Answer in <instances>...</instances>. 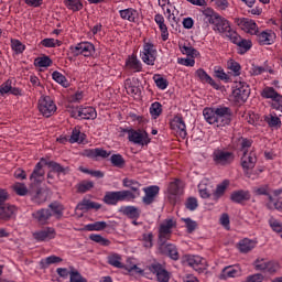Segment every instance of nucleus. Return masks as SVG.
Returning a JSON list of instances; mask_svg holds the SVG:
<instances>
[{"mask_svg":"<svg viewBox=\"0 0 282 282\" xmlns=\"http://www.w3.org/2000/svg\"><path fill=\"white\" fill-rule=\"evenodd\" d=\"M37 109L44 118H51V116L56 113V104H54L52 97L43 96L39 99Z\"/></svg>","mask_w":282,"mask_h":282,"instance_id":"6","label":"nucleus"},{"mask_svg":"<svg viewBox=\"0 0 282 282\" xmlns=\"http://www.w3.org/2000/svg\"><path fill=\"white\" fill-rule=\"evenodd\" d=\"M70 144H75L77 142L78 144H83L85 142V133H80V130L75 128L72 131V135L68 140Z\"/></svg>","mask_w":282,"mask_h":282,"instance_id":"41","label":"nucleus"},{"mask_svg":"<svg viewBox=\"0 0 282 282\" xmlns=\"http://www.w3.org/2000/svg\"><path fill=\"white\" fill-rule=\"evenodd\" d=\"M186 263L187 265H189V268L196 270V272H202V270L206 268V259L199 256H188L186 259Z\"/></svg>","mask_w":282,"mask_h":282,"instance_id":"21","label":"nucleus"},{"mask_svg":"<svg viewBox=\"0 0 282 282\" xmlns=\"http://www.w3.org/2000/svg\"><path fill=\"white\" fill-rule=\"evenodd\" d=\"M234 23H236V25L247 34L256 35L259 33V26L254 20H250L248 18H235Z\"/></svg>","mask_w":282,"mask_h":282,"instance_id":"11","label":"nucleus"},{"mask_svg":"<svg viewBox=\"0 0 282 282\" xmlns=\"http://www.w3.org/2000/svg\"><path fill=\"white\" fill-rule=\"evenodd\" d=\"M198 193L203 199H208V197H210V186L200 183L198 185Z\"/></svg>","mask_w":282,"mask_h":282,"instance_id":"51","label":"nucleus"},{"mask_svg":"<svg viewBox=\"0 0 282 282\" xmlns=\"http://www.w3.org/2000/svg\"><path fill=\"white\" fill-rule=\"evenodd\" d=\"M185 227L187 229V232H194V230L197 228V221L191 219V218H183Z\"/></svg>","mask_w":282,"mask_h":282,"instance_id":"60","label":"nucleus"},{"mask_svg":"<svg viewBox=\"0 0 282 282\" xmlns=\"http://www.w3.org/2000/svg\"><path fill=\"white\" fill-rule=\"evenodd\" d=\"M126 72H133L134 74L138 72H142V63L135 55H131L126 61Z\"/></svg>","mask_w":282,"mask_h":282,"instance_id":"25","label":"nucleus"},{"mask_svg":"<svg viewBox=\"0 0 282 282\" xmlns=\"http://www.w3.org/2000/svg\"><path fill=\"white\" fill-rule=\"evenodd\" d=\"M236 276H241V267H239V264L225 267L219 275V279L226 281L228 279H236Z\"/></svg>","mask_w":282,"mask_h":282,"instance_id":"19","label":"nucleus"},{"mask_svg":"<svg viewBox=\"0 0 282 282\" xmlns=\"http://www.w3.org/2000/svg\"><path fill=\"white\" fill-rule=\"evenodd\" d=\"M98 113L94 107L77 108L72 111L73 118H80L82 120H96Z\"/></svg>","mask_w":282,"mask_h":282,"instance_id":"12","label":"nucleus"},{"mask_svg":"<svg viewBox=\"0 0 282 282\" xmlns=\"http://www.w3.org/2000/svg\"><path fill=\"white\" fill-rule=\"evenodd\" d=\"M70 282H87V279L83 278L78 271L70 272Z\"/></svg>","mask_w":282,"mask_h":282,"instance_id":"63","label":"nucleus"},{"mask_svg":"<svg viewBox=\"0 0 282 282\" xmlns=\"http://www.w3.org/2000/svg\"><path fill=\"white\" fill-rule=\"evenodd\" d=\"M232 96L238 102H246L250 96V86L246 82H236Z\"/></svg>","mask_w":282,"mask_h":282,"instance_id":"10","label":"nucleus"},{"mask_svg":"<svg viewBox=\"0 0 282 282\" xmlns=\"http://www.w3.org/2000/svg\"><path fill=\"white\" fill-rule=\"evenodd\" d=\"M256 35L259 45H272L274 41H276V33L270 29L257 33Z\"/></svg>","mask_w":282,"mask_h":282,"instance_id":"16","label":"nucleus"},{"mask_svg":"<svg viewBox=\"0 0 282 282\" xmlns=\"http://www.w3.org/2000/svg\"><path fill=\"white\" fill-rule=\"evenodd\" d=\"M110 162L112 166H116L117 169H123L126 164L124 158L121 154H112L110 156Z\"/></svg>","mask_w":282,"mask_h":282,"instance_id":"47","label":"nucleus"},{"mask_svg":"<svg viewBox=\"0 0 282 282\" xmlns=\"http://www.w3.org/2000/svg\"><path fill=\"white\" fill-rule=\"evenodd\" d=\"M85 158H90L91 160H97V158L107 159L111 155V152H107V150L96 148V149H87L84 150Z\"/></svg>","mask_w":282,"mask_h":282,"instance_id":"24","label":"nucleus"},{"mask_svg":"<svg viewBox=\"0 0 282 282\" xmlns=\"http://www.w3.org/2000/svg\"><path fill=\"white\" fill-rule=\"evenodd\" d=\"M177 223L173 218L163 220L159 227V241L160 243H166L173 235V228H176Z\"/></svg>","mask_w":282,"mask_h":282,"instance_id":"5","label":"nucleus"},{"mask_svg":"<svg viewBox=\"0 0 282 282\" xmlns=\"http://www.w3.org/2000/svg\"><path fill=\"white\" fill-rule=\"evenodd\" d=\"M150 116L154 119L158 120L160 116H162V104L155 101L150 106Z\"/></svg>","mask_w":282,"mask_h":282,"instance_id":"43","label":"nucleus"},{"mask_svg":"<svg viewBox=\"0 0 282 282\" xmlns=\"http://www.w3.org/2000/svg\"><path fill=\"white\" fill-rule=\"evenodd\" d=\"M46 164L53 173H65V167H63L61 164H58L54 161H51Z\"/></svg>","mask_w":282,"mask_h":282,"instance_id":"61","label":"nucleus"},{"mask_svg":"<svg viewBox=\"0 0 282 282\" xmlns=\"http://www.w3.org/2000/svg\"><path fill=\"white\" fill-rule=\"evenodd\" d=\"M257 164V154L252 151H245L241 158V166L243 171H252Z\"/></svg>","mask_w":282,"mask_h":282,"instance_id":"18","label":"nucleus"},{"mask_svg":"<svg viewBox=\"0 0 282 282\" xmlns=\"http://www.w3.org/2000/svg\"><path fill=\"white\" fill-rule=\"evenodd\" d=\"M17 215V206L10 204L0 205V219L2 221H10Z\"/></svg>","mask_w":282,"mask_h":282,"instance_id":"20","label":"nucleus"},{"mask_svg":"<svg viewBox=\"0 0 282 282\" xmlns=\"http://www.w3.org/2000/svg\"><path fill=\"white\" fill-rule=\"evenodd\" d=\"M77 208L78 210H100V208H102V205L85 198L80 203H78Z\"/></svg>","mask_w":282,"mask_h":282,"instance_id":"33","label":"nucleus"},{"mask_svg":"<svg viewBox=\"0 0 282 282\" xmlns=\"http://www.w3.org/2000/svg\"><path fill=\"white\" fill-rule=\"evenodd\" d=\"M198 206H199V203H197V198L195 197H189L185 202V207L187 208V210H192V212L197 210Z\"/></svg>","mask_w":282,"mask_h":282,"instance_id":"58","label":"nucleus"},{"mask_svg":"<svg viewBox=\"0 0 282 282\" xmlns=\"http://www.w3.org/2000/svg\"><path fill=\"white\" fill-rule=\"evenodd\" d=\"M279 262L268 261L264 272H269V274H274V272H279Z\"/></svg>","mask_w":282,"mask_h":282,"instance_id":"62","label":"nucleus"},{"mask_svg":"<svg viewBox=\"0 0 282 282\" xmlns=\"http://www.w3.org/2000/svg\"><path fill=\"white\" fill-rule=\"evenodd\" d=\"M230 199L231 202H235V204L248 202L250 200V192L243 189L232 192L230 195Z\"/></svg>","mask_w":282,"mask_h":282,"instance_id":"31","label":"nucleus"},{"mask_svg":"<svg viewBox=\"0 0 282 282\" xmlns=\"http://www.w3.org/2000/svg\"><path fill=\"white\" fill-rule=\"evenodd\" d=\"M142 241L144 248H153V234H143Z\"/></svg>","mask_w":282,"mask_h":282,"instance_id":"59","label":"nucleus"},{"mask_svg":"<svg viewBox=\"0 0 282 282\" xmlns=\"http://www.w3.org/2000/svg\"><path fill=\"white\" fill-rule=\"evenodd\" d=\"M229 40L239 47V54H246V52L252 47V42L250 40L241 39L237 31L232 33L231 39Z\"/></svg>","mask_w":282,"mask_h":282,"instance_id":"15","label":"nucleus"},{"mask_svg":"<svg viewBox=\"0 0 282 282\" xmlns=\"http://www.w3.org/2000/svg\"><path fill=\"white\" fill-rule=\"evenodd\" d=\"M108 263L113 268H124V264H122V257L117 253H112L108 257Z\"/></svg>","mask_w":282,"mask_h":282,"instance_id":"44","label":"nucleus"},{"mask_svg":"<svg viewBox=\"0 0 282 282\" xmlns=\"http://www.w3.org/2000/svg\"><path fill=\"white\" fill-rule=\"evenodd\" d=\"M154 21H155L156 25H159L162 41H169V28L166 26L164 15H162L160 13L155 14Z\"/></svg>","mask_w":282,"mask_h":282,"instance_id":"27","label":"nucleus"},{"mask_svg":"<svg viewBox=\"0 0 282 282\" xmlns=\"http://www.w3.org/2000/svg\"><path fill=\"white\" fill-rule=\"evenodd\" d=\"M48 210H51L52 216L63 217V210H65V208L59 203H52L48 206Z\"/></svg>","mask_w":282,"mask_h":282,"instance_id":"46","label":"nucleus"},{"mask_svg":"<svg viewBox=\"0 0 282 282\" xmlns=\"http://www.w3.org/2000/svg\"><path fill=\"white\" fill-rule=\"evenodd\" d=\"M152 274H155L159 282H169L171 281V273L164 269V267L158 262L152 263L149 268Z\"/></svg>","mask_w":282,"mask_h":282,"instance_id":"14","label":"nucleus"},{"mask_svg":"<svg viewBox=\"0 0 282 282\" xmlns=\"http://www.w3.org/2000/svg\"><path fill=\"white\" fill-rule=\"evenodd\" d=\"M263 279H264L263 274L256 273V274L247 276L246 282H263Z\"/></svg>","mask_w":282,"mask_h":282,"instance_id":"64","label":"nucleus"},{"mask_svg":"<svg viewBox=\"0 0 282 282\" xmlns=\"http://www.w3.org/2000/svg\"><path fill=\"white\" fill-rule=\"evenodd\" d=\"M121 212L128 219H140V215H142V210L135 206L122 207Z\"/></svg>","mask_w":282,"mask_h":282,"instance_id":"34","label":"nucleus"},{"mask_svg":"<svg viewBox=\"0 0 282 282\" xmlns=\"http://www.w3.org/2000/svg\"><path fill=\"white\" fill-rule=\"evenodd\" d=\"M64 6L72 12H80L83 10V2L80 0H64Z\"/></svg>","mask_w":282,"mask_h":282,"instance_id":"40","label":"nucleus"},{"mask_svg":"<svg viewBox=\"0 0 282 282\" xmlns=\"http://www.w3.org/2000/svg\"><path fill=\"white\" fill-rule=\"evenodd\" d=\"M262 98L273 100V102H281L282 96L273 87H265L261 93Z\"/></svg>","mask_w":282,"mask_h":282,"instance_id":"30","label":"nucleus"},{"mask_svg":"<svg viewBox=\"0 0 282 282\" xmlns=\"http://www.w3.org/2000/svg\"><path fill=\"white\" fill-rule=\"evenodd\" d=\"M171 128L174 131H177L181 135V138H186V123L184 122V119L180 116H176L171 121Z\"/></svg>","mask_w":282,"mask_h":282,"instance_id":"23","label":"nucleus"},{"mask_svg":"<svg viewBox=\"0 0 282 282\" xmlns=\"http://www.w3.org/2000/svg\"><path fill=\"white\" fill-rule=\"evenodd\" d=\"M141 61L145 65H155V59L158 58V48L151 42H144L143 51L140 53Z\"/></svg>","mask_w":282,"mask_h":282,"instance_id":"9","label":"nucleus"},{"mask_svg":"<svg viewBox=\"0 0 282 282\" xmlns=\"http://www.w3.org/2000/svg\"><path fill=\"white\" fill-rule=\"evenodd\" d=\"M264 121L271 127L272 129H281V118H279L274 113H270L264 117Z\"/></svg>","mask_w":282,"mask_h":282,"instance_id":"38","label":"nucleus"},{"mask_svg":"<svg viewBox=\"0 0 282 282\" xmlns=\"http://www.w3.org/2000/svg\"><path fill=\"white\" fill-rule=\"evenodd\" d=\"M128 133V140L133 144H139L140 147H147L151 143V138L149 133L144 130H124Z\"/></svg>","mask_w":282,"mask_h":282,"instance_id":"8","label":"nucleus"},{"mask_svg":"<svg viewBox=\"0 0 282 282\" xmlns=\"http://www.w3.org/2000/svg\"><path fill=\"white\" fill-rule=\"evenodd\" d=\"M63 261V258L58 256H50L40 261V264L42 268H50V265H54L56 263H61Z\"/></svg>","mask_w":282,"mask_h":282,"instance_id":"39","label":"nucleus"},{"mask_svg":"<svg viewBox=\"0 0 282 282\" xmlns=\"http://www.w3.org/2000/svg\"><path fill=\"white\" fill-rule=\"evenodd\" d=\"M153 80H154L156 87L159 89H161L162 91H164V89H166V87H169V80H166V78L162 77V75H160V74L154 75Z\"/></svg>","mask_w":282,"mask_h":282,"instance_id":"48","label":"nucleus"},{"mask_svg":"<svg viewBox=\"0 0 282 282\" xmlns=\"http://www.w3.org/2000/svg\"><path fill=\"white\" fill-rule=\"evenodd\" d=\"M35 241H52L56 238V230L52 227H46L39 231L33 232Z\"/></svg>","mask_w":282,"mask_h":282,"instance_id":"17","label":"nucleus"},{"mask_svg":"<svg viewBox=\"0 0 282 282\" xmlns=\"http://www.w3.org/2000/svg\"><path fill=\"white\" fill-rule=\"evenodd\" d=\"M253 192L256 195H267V197H269V199H272V196H270V186H268V185L254 187Z\"/></svg>","mask_w":282,"mask_h":282,"instance_id":"56","label":"nucleus"},{"mask_svg":"<svg viewBox=\"0 0 282 282\" xmlns=\"http://www.w3.org/2000/svg\"><path fill=\"white\" fill-rule=\"evenodd\" d=\"M203 14L208 23L212 25V30L216 34H224L227 39H231L232 34L236 32L230 25L228 19L221 17L219 13L215 12L212 8H206L203 10Z\"/></svg>","mask_w":282,"mask_h":282,"instance_id":"1","label":"nucleus"},{"mask_svg":"<svg viewBox=\"0 0 282 282\" xmlns=\"http://www.w3.org/2000/svg\"><path fill=\"white\" fill-rule=\"evenodd\" d=\"M13 191L20 196L28 195V187L23 183H15L13 185Z\"/></svg>","mask_w":282,"mask_h":282,"instance_id":"57","label":"nucleus"},{"mask_svg":"<svg viewBox=\"0 0 282 282\" xmlns=\"http://www.w3.org/2000/svg\"><path fill=\"white\" fill-rule=\"evenodd\" d=\"M34 219L39 221V224H47V220L52 217V210L50 209H40L33 213Z\"/></svg>","mask_w":282,"mask_h":282,"instance_id":"36","label":"nucleus"},{"mask_svg":"<svg viewBox=\"0 0 282 282\" xmlns=\"http://www.w3.org/2000/svg\"><path fill=\"white\" fill-rule=\"evenodd\" d=\"M254 269L260 271V272H265V269L268 267V259H263V258H258L254 263Z\"/></svg>","mask_w":282,"mask_h":282,"instance_id":"55","label":"nucleus"},{"mask_svg":"<svg viewBox=\"0 0 282 282\" xmlns=\"http://www.w3.org/2000/svg\"><path fill=\"white\" fill-rule=\"evenodd\" d=\"M122 185L124 186V188H131L133 191L134 199H138V197H140V186H142L140 182L133 178L126 177L122 180Z\"/></svg>","mask_w":282,"mask_h":282,"instance_id":"29","label":"nucleus"},{"mask_svg":"<svg viewBox=\"0 0 282 282\" xmlns=\"http://www.w3.org/2000/svg\"><path fill=\"white\" fill-rule=\"evenodd\" d=\"M133 199H135V195L129 189L107 192L104 196V202L108 206H116L118 202H133Z\"/></svg>","mask_w":282,"mask_h":282,"instance_id":"3","label":"nucleus"},{"mask_svg":"<svg viewBox=\"0 0 282 282\" xmlns=\"http://www.w3.org/2000/svg\"><path fill=\"white\" fill-rule=\"evenodd\" d=\"M203 116L208 124L228 127L232 121V110L228 107L204 108Z\"/></svg>","mask_w":282,"mask_h":282,"instance_id":"2","label":"nucleus"},{"mask_svg":"<svg viewBox=\"0 0 282 282\" xmlns=\"http://www.w3.org/2000/svg\"><path fill=\"white\" fill-rule=\"evenodd\" d=\"M43 162L45 164V160L44 159H42L41 162H39L35 165V167H34V170H33V172H32V174L30 176V180L33 181V182H36L37 184L40 182H43V177H45V171L43 170Z\"/></svg>","mask_w":282,"mask_h":282,"instance_id":"28","label":"nucleus"},{"mask_svg":"<svg viewBox=\"0 0 282 282\" xmlns=\"http://www.w3.org/2000/svg\"><path fill=\"white\" fill-rule=\"evenodd\" d=\"M119 15L123 21H129V23H135L140 17L138 10L133 8H128L119 11Z\"/></svg>","mask_w":282,"mask_h":282,"instance_id":"26","label":"nucleus"},{"mask_svg":"<svg viewBox=\"0 0 282 282\" xmlns=\"http://www.w3.org/2000/svg\"><path fill=\"white\" fill-rule=\"evenodd\" d=\"M254 246H257V242L251 239L245 238L239 241L238 248L240 252H250V250H253Z\"/></svg>","mask_w":282,"mask_h":282,"instance_id":"37","label":"nucleus"},{"mask_svg":"<svg viewBox=\"0 0 282 282\" xmlns=\"http://www.w3.org/2000/svg\"><path fill=\"white\" fill-rule=\"evenodd\" d=\"M196 76L202 83H207L208 85L214 87V89H217L219 87L217 83L214 82L213 77H210V75H208V73H206V70H204L203 68H198L196 70Z\"/></svg>","mask_w":282,"mask_h":282,"instance_id":"35","label":"nucleus"},{"mask_svg":"<svg viewBox=\"0 0 282 282\" xmlns=\"http://www.w3.org/2000/svg\"><path fill=\"white\" fill-rule=\"evenodd\" d=\"M85 228L89 232L100 231V230H105V228H107V223L106 221H96V223L86 225Z\"/></svg>","mask_w":282,"mask_h":282,"instance_id":"45","label":"nucleus"},{"mask_svg":"<svg viewBox=\"0 0 282 282\" xmlns=\"http://www.w3.org/2000/svg\"><path fill=\"white\" fill-rule=\"evenodd\" d=\"M167 193L170 194L171 199H173V197H180V195H183L184 185L182 184V181L174 180L171 182L167 187Z\"/></svg>","mask_w":282,"mask_h":282,"instance_id":"22","label":"nucleus"},{"mask_svg":"<svg viewBox=\"0 0 282 282\" xmlns=\"http://www.w3.org/2000/svg\"><path fill=\"white\" fill-rule=\"evenodd\" d=\"M161 250H163L164 254H167L170 259H173V261H177L180 259V252L177 251V247H175V245L161 243Z\"/></svg>","mask_w":282,"mask_h":282,"instance_id":"32","label":"nucleus"},{"mask_svg":"<svg viewBox=\"0 0 282 282\" xmlns=\"http://www.w3.org/2000/svg\"><path fill=\"white\" fill-rule=\"evenodd\" d=\"M212 159L216 166H230L235 162V153L226 148H216L212 153Z\"/></svg>","mask_w":282,"mask_h":282,"instance_id":"4","label":"nucleus"},{"mask_svg":"<svg viewBox=\"0 0 282 282\" xmlns=\"http://www.w3.org/2000/svg\"><path fill=\"white\" fill-rule=\"evenodd\" d=\"M69 52L73 56H94L96 47L90 42H80L77 45L69 46Z\"/></svg>","mask_w":282,"mask_h":282,"instance_id":"7","label":"nucleus"},{"mask_svg":"<svg viewBox=\"0 0 282 282\" xmlns=\"http://www.w3.org/2000/svg\"><path fill=\"white\" fill-rule=\"evenodd\" d=\"M34 65H36V67H50L52 65V59L48 56L37 57Z\"/></svg>","mask_w":282,"mask_h":282,"instance_id":"52","label":"nucleus"},{"mask_svg":"<svg viewBox=\"0 0 282 282\" xmlns=\"http://www.w3.org/2000/svg\"><path fill=\"white\" fill-rule=\"evenodd\" d=\"M89 238L91 241H95V243H99L100 246H109V243H111V241H109V239H107L100 235L93 234V235H90Z\"/></svg>","mask_w":282,"mask_h":282,"instance_id":"54","label":"nucleus"},{"mask_svg":"<svg viewBox=\"0 0 282 282\" xmlns=\"http://www.w3.org/2000/svg\"><path fill=\"white\" fill-rule=\"evenodd\" d=\"M41 45H43V47H61L63 42L55 39H44L41 41Z\"/></svg>","mask_w":282,"mask_h":282,"instance_id":"50","label":"nucleus"},{"mask_svg":"<svg viewBox=\"0 0 282 282\" xmlns=\"http://www.w3.org/2000/svg\"><path fill=\"white\" fill-rule=\"evenodd\" d=\"M143 193L142 204H144V206H151V204L155 203L158 195H160V186L151 185L143 187Z\"/></svg>","mask_w":282,"mask_h":282,"instance_id":"13","label":"nucleus"},{"mask_svg":"<svg viewBox=\"0 0 282 282\" xmlns=\"http://www.w3.org/2000/svg\"><path fill=\"white\" fill-rule=\"evenodd\" d=\"M94 187V182L91 181H83L77 185L78 193H87V191H91Z\"/></svg>","mask_w":282,"mask_h":282,"instance_id":"53","label":"nucleus"},{"mask_svg":"<svg viewBox=\"0 0 282 282\" xmlns=\"http://www.w3.org/2000/svg\"><path fill=\"white\" fill-rule=\"evenodd\" d=\"M11 50H13L15 54H23V52H25V45L19 40H11Z\"/></svg>","mask_w":282,"mask_h":282,"instance_id":"49","label":"nucleus"},{"mask_svg":"<svg viewBox=\"0 0 282 282\" xmlns=\"http://www.w3.org/2000/svg\"><path fill=\"white\" fill-rule=\"evenodd\" d=\"M230 186V181L225 180L220 184L217 185L216 191L214 193L215 199H219V197H224L226 189Z\"/></svg>","mask_w":282,"mask_h":282,"instance_id":"42","label":"nucleus"}]
</instances>
